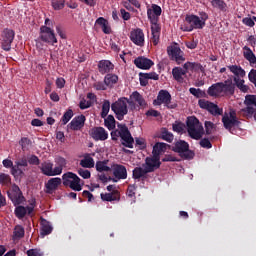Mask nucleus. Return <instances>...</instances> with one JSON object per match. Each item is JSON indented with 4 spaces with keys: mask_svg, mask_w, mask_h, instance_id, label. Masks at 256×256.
Segmentation results:
<instances>
[{
    "mask_svg": "<svg viewBox=\"0 0 256 256\" xmlns=\"http://www.w3.org/2000/svg\"><path fill=\"white\" fill-rule=\"evenodd\" d=\"M207 93L209 97H233L235 95V84H233V77H229L224 82H218L212 84Z\"/></svg>",
    "mask_w": 256,
    "mask_h": 256,
    "instance_id": "obj_1",
    "label": "nucleus"
},
{
    "mask_svg": "<svg viewBox=\"0 0 256 256\" xmlns=\"http://www.w3.org/2000/svg\"><path fill=\"white\" fill-rule=\"evenodd\" d=\"M129 106L132 111L137 109L133 100H129L127 97H120L111 104V111H113L118 121H123V119H125V115L129 114Z\"/></svg>",
    "mask_w": 256,
    "mask_h": 256,
    "instance_id": "obj_2",
    "label": "nucleus"
},
{
    "mask_svg": "<svg viewBox=\"0 0 256 256\" xmlns=\"http://www.w3.org/2000/svg\"><path fill=\"white\" fill-rule=\"evenodd\" d=\"M187 125V131L191 139H195L196 141H199L201 137H203L204 129L201 122H199V119L195 116H191L187 118L186 121Z\"/></svg>",
    "mask_w": 256,
    "mask_h": 256,
    "instance_id": "obj_3",
    "label": "nucleus"
},
{
    "mask_svg": "<svg viewBox=\"0 0 256 256\" xmlns=\"http://www.w3.org/2000/svg\"><path fill=\"white\" fill-rule=\"evenodd\" d=\"M205 27L203 22H201V18L195 14L186 15L184 24L181 25V31L186 33H191L194 29H203Z\"/></svg>",
    "mask_w": 256,
    "mask_h": 256,
    "instance_id": "obj_4",
    "label": "nucleus"
},
{
    "mask_svg": "<svg viewBox=\"0 0 256 256\" xmlns=\"http://www.w3.org/2000/svg\"><path fill=\"white\" fill-rule=\"evenodd\" d=\"M64 187H69L72 191H82L81 178L73 172H66L62 175Z\"/></svg>",
    "mask_w": 256,
    "mask_h": 256,
    "instance_id": "obj_5",
    "label": "nucleus"
},
{
    "mask_svg": "<svg viewBox=\"0 0 256 256\" xmlns=\"http://www.w3.org/2000/svg\"><path fill=\"white\" fill-rule=\"evenodd\" d=\"M222 123L224 125V129L229 131V133H233V129H235V127L238 128L241 126V121L237 118L235 110H230L229 113L225 112L222 117Z\"/></svg>",
    "mask_w": 256,
    "mask_h": 256,
    "instance_id": "obj_6",
    "label": "nucleus"
},
{
    "mask_svg": "<svg viewBox=\"0 0 256 256\" xmlns=\"http://www.w3.org/2000/svg\"><path fill=\"white\" fill-rule=\"evenodd\" d=\"M174 153H178L182 159H193L195 157V152L189 150V143L184 140H178L174 143L172 147Z\"/></svg>",
    "mask_w": 256,
    "mask_h": 256,
    "instance_id": "obj_7",
    "label": "nucleus"
},
{
    "mask_svg": "<svg viewBox=\"0 0 256 256\" xmlns=\"http://www.w3.org/2000/svg\"><path fill=\"white\" fill-rule=\"evenodd\" d=\"M171 93L167 90H160L157 98L153 101V105H164L168 109H177V103H172Z\"/></svg>",
    "mask_w": 256,
    "mask_h": 256,
    "instance_id": "obj_8",
    "label": "nucleus"
},
{
    "mask_svg": "<svg viewBox=\"0 0 256 256\" xmlns=\"http://www.w3.org/2000/svg\"><path fill=\"white\" fill-rule=\"evenodd\" d=\"M198 105L200 109H205L213 115V117H219V115H223V108H219V106L211 101L200 99L198 100Z\"/></svg>",
    "mask_w": 256,
    "mask_h": 256,
    "instance_id": "obj_9",
    "label": "nucleus"
},
{
    "mask_svg": "<svg viewBox=\"0 0 256 256\" xmlns=\"http://www.w3.org/2000/svg\"><path fill=\"white\" fill-rule=\"evenodd\" d=\"M118 129H121L120 138L123 141L122 145L124 147H128V149H133V143H135V139L131 135L127 125L118 123Z\"/></svg>",
    "mask_w": 256,
    "mask_h": 256,
    "instance_id": "obj_10",
    "label": "nucleus"
},
{
    "mask_svg": "<svg viewBox=\"0 0 256 256\" xmlns=\"http://www.w3.org/2000/svg\"><path fill=\"white\" fill-rule=\"evenodd\" d=\"M40 39L44 43H49L50 45H55L57 43V37H55V30L48 26L40 27Z\"/></svg>",
    "mask_w": 256,
    "mask_h": 256,
    "instance_id": "obj_11",
    "label": "nucleus"
},
{
    "mask_svg": "<svg viewBox=\"0 0 256 256\" xmlns=\"http://www.w3.org/2000/svg\"><path fill=\"white\" fill-rule=\"evenodd\" d=\"M15 39V31L11 29H4L2 32V43L1 47L3 51H11V45Z\"/></svg>",
    "mask_w": 256,
    "mask_h": 256,
    "instance_id": "obj_12",
    "label": "nucleus"
},
{
    "mask_svg": "<svg viewBox=\"0 0 256 256\" xmlns=\"http://www.w3.org/2000/svg\"><path fill=\"white\" fill-rule=\"evenodd\" d=\"M8 197L15 206L21 205V203L25 201V196H23V192H21V189L17 184H14L12 189L8 191Z\"/></svg>",
    "mask_w": 256,
    "mask_h": 256,
    "instance_id": "obj_13",
    "label": "nucleus"
},
{
    "mask_svg": "<svg viewBox=\"0 0 256 256\" xmlns=\"http://www.w3.org/2000/svg\"><path fill=\"white\" fill-rule=\"evenodd\" d=\"M89 135L94 141H107L109 139V132L101 126L91 128Z\"/></svg>",
    "mask_w": 256,
    "mask_h": 256,
    "instance_id": "obj_14",
    "label": "nucleus"
},
{
    "mask_svg": "<svg viewBox=\"0 0 256 256\" xmlns=\"http://www.w3.org/2000/svg\"><path fill=\"white\" fill-rule=\"evenodd\" d=\"M143 167H145L149 173H153L156 169L161 167V157L155 155L152 157H146Z\"/></svg>",
    "mask_w": 256,
    "mask_h": 256,
    "instance_id": "obj_15",
    "label": "nucleus"
},
{
    "mask_svg": "<svg viewBox=\"0 0 256 256\" xmlns=\"http://www.w3.org/2000/svg\"><path fill=\"white\" fill-rule=\"evenodd\" d=\"M130 40L134 45L138 47H143L145 45V34L141 28H137L131 31Z\"/></svg>",
    "mask_w": 256,
    "mask_h": 256,
    "instance_id": "obj_16",
    "label": "nucleus"
},
{
    "mask_svg": "<svg viewBox=\"0 0 256 256\" xmlns=\"http://www.w3.org/2000/svg\"><path fill=\"white\" fill-rule=\"evenodd\" d=\"M85 121H87V118L85 115L81 114L74 117L67 127L71 129V131H81V129L85 127Z\"/></svg>",
    "mask_w": 256,
    "mask_h": 256,
    "instance_id": "obj_17",
    "label": "nucleus"
},
{
    "mask_svg": "<svg viewBox=\"0 0 256 256\" xmlns=\"http://www.w3.org/2000/svg\"><path fill=\"white\" fill-rule=\"evenodd\" d=\"M167 53L171 61H176V63H181L185 61V57H183V52L181 51V48L177 46H169L167 48Z\"/></svg>",
    "mask_w": 256,
    "mask_h": 256,
    "instance_id": "obj_18",
    "label": "nucleus"
},
{
    "mask_svg": "<svg viewBox=\"0 0 256 256\" xmlns=\"http://www.w3.org/2000/svg\"><path fill=\"white\" fill-rule=\"evenodd\" d=\"M134 65L138 69H143L145 71L149 70L152 66L155 65V62L153 60L145 57V56H139L134 59Z\"/></svg>",
    "mask_w": 256,
    "mask_h": 256,
    "instance_id": "obj_19",
    "label": "nucleus"
},
{
    "mask_svg": "<svg viewBox=\"0 0 256 256\" xmlns=\"http://www.w3.org/2000/svg\"><path fill=\"white\" fill-rule=\"evenodd\" d=\"M112 171L114 179L121 181V179H127V168L121 164H113Z\"/></svg>",
    "mask_w": 256,
    "mask_h": 256,
    "instance_id": "obj_20",
    "label": "nucleus"
},
{
    "mask_svg": "<svg viewBox=\"0 0 256 256\" xmlns=\"http://www.w3.org/2000/svg\"><path fill=\"white\" fill-rule=\"evenodd\" d=\"M161 13H163V10L161 9V6L157 4H152L151 8L147 9V17L149 21H159V17H161Z\"/></svg>",
    "mask_w": 256,
    "mask_h": 256,
    "instance_id": "obj_21",
    "label": "nucleus"
},
{
    "mask_svg": "<svg viewBox=\"0 0 256 256\" xmlns=\"http://www.w3.org/2000/svg\"><path fill=\"white\" fill-rule=\"evenodd\" d=\"M115 69V65L109 60H100L98 62V71L101 75H109Z\"/></svg>",
    "mask_w": 256,
    "mask_h": 256,
    "instance_id": "obj_22",
    "label": "nucleus"
},
{
    "mask_svg": "<svg viewBox=\"0 0 256 256\" xmlns=\"http://www.w3.org/2000/svg\"><path fill=\"white\" fill-rule=\"evenodd\" d=\"M40 171L43 175H46V177H55L58 173L57 169H53V163L52 162H43L40 166Z\"/></svg>",
    "mask_w": 256,
    "mask_h": 256,
    "instance_id": "obj_23",
    "label": "nucleus"
},
{
    "mask_svg": "<svg viewBox=\"0 0 256 256\" xmlns=\"http://www.w3.org/2000/svg\"><path fill=\"white\" fill-rule=\"evenodd\" d=\"M59 185H61V178H50L45 184L46 193L52 195L54 191H57L59 189Z\"/></svg>",
    "mask_w": 256,
    "mask_h": 256,
    "instance_id": "obj_24",
    "label": "nucleus"
},
{
    "mask_svg": "<svg viewBox=\"0 0 256 256\" xmlns=\"http://www.w3.org/2000/svg\"><path fill=\"white\" fill-rule=\"evenodd\" d=\"M40 236L47 237V235H51L53 233V226L51 222L47 221L45 218H40Z\"/></svg>",
    "mask_w": 256,
    "mask_h": 256,
    "instance_id": "obj_25",
    "label": "nucleus"
},
{
    "mask_svg": "<svg viewBox=\"0 0 256 256\" xmlns=\"http://www.w3.org/2000/svg\"><path fill=\"white\" fill-rule=\"evenodd\" d=\"M100 197L102 201H121V193H119V190H114L110 193H101Z\"/></svg>",
    "mask_w": 256,
    "mask_h": 256,
    "instance_id": "obj_26",
    "label": "nucleus"
},
{
    "mask_svg": "<svg viewBox=\"0 0 256 256\" xmlns=\"http://www.w3.org/2000/svg\"><path fill=\"white\" fill-rule=\"evenodd\" d=\"M147 173H150L148 169L145 168H141V167H136L133 169L132 171V177L133 179H136V180H141L142 181H145V179H147Z\"/></svg>",
    "mask_w": 256,
    "mask_h": 256,
    "instance_id": "obj_27",
    "label": "nucleus"
},
{
    "mask_svg": "<svg viewBox=\"0 0 256 256\" xmlns=\"http://www.w3.org/2000/svg\"><path fill=\"white\" fill-rule=\"evenodd\" d=\"M232 83L234 85V93H235V87H237V89H239V91H241V93H249V86L245 85L244 79L238 78V77H233Z\"/></svg>",
    "mask_w": 256,
    "mask_h": 256,
    "instance_id": "obj_28",
    "label": "nucleus"
},
{
    "mask_svg": "<svg viewBox=\"0 0 256 256\" xmlns=\"http://www.w3.org/2000/svg\"><path fill=\"white\" fill-rule=\"evenodd\" d=\"M33 207L32 206H18L15 209V215L18 217V219H23L25 215H31L33 213Z\"/></svg>",
    "mask_w": 256,
    "mask_h": 256,
    "instance_id": "obj_29",
    "label": "nucleus"
},
{
    "mask_svg": "<svg viewBox=\"0 0 256 256\" xmlns=\"http://www.w3.org/2000/svg\"><path fill=\"white\" fill-rule=\"evenodd\" d=\"M130 101H133V103H137L141 109H145L147 107V102L145 101V98H143V95H141L138 91H134L130 95Z\"/></svg>",
    "mask_w": 256,
    "mask_h": 256,
    "instance_id": "obj_30",
    "label": "nucleus"
},
{
    "mask_svg": "<svg viewBox=\"0 0 256 256\" xmlns=\"http://www.w3.org/2000/svg\"><path fill=\"white\" fill-rule=\"evenodd\" d=\"M172 75L175 81H177L178 83H183V76L187 75V70H183V68L181 67H174L172 69Z\"/></svg>",
    "mask_w": 256,
    "mask_h": 256,
    "instance_id": "obj_31",
    "label": "nucleus"
},
{
    "mask_svg": "<svg viewBox=\"0 0 256 256\" xmlns=\"http://www.w3.org/2000/svg\"><path fill=\"white\" fill-rule=\"evenodd\" d=\"M228 69L231 73H233V77H237L238 79H243V77H245L246 72L244 69H242L241 66H237V65H230L228 66Z\"/></svg>",
    "mask_w": 256,
    "mask_h": 256,
    "instance_id": "obj_32",
    "label": "nucleus"
},
{
    "mask_svg": "<svg viewBox=\"0 0 256 256\" xmlns=\"http://www.w3.org/2000/svg\"><path fill=\"white\" fill-rule=\"evenodd\" d=\"M95 23L101 27L105 35H109L111 33V27H109V21H107V19L99 17Z\"/></svg>",
    "mask_w": 256,
    "mask_h": 256,
    "instance_id": "obj_33",
    "label": "nucleus"
},
{
    "mask_svg": "<svg viewBox=\"0 0 256 256\" xmlns=\"http://www.w3.org/2000/svg\"><path fill=\"white\" fill-rule=\"evenodd\" d=\"M165 151H167V144L158 142L153 146L152 155L161 157V154L165 153Z\"/></svg>",
    "mask_w": 256,
    "mask_h": 256,
    "instance_id": "obj_34",
    "label": "nucleus"
},
{
    "mask_svg": "<svg viewBox=\"0 0 256 256\" xmlns=\"http://www.w3.org/2000/svg\"><path fill=\"white\" fill-rule=\"evenodd\" d=\"M243 55H244V59H246L247 61H249V63H251L252 65H255L256 63V56L253 53V50H251V48H249L248 46H244L243 47Z\"/></svg>",
    "mask_w": 256,
    "mask_h": 256,
    "instance_id": "obj_35",
    "label": "nucleus"
},
{
    "mask_svg": "<svg viewBox=\"0 0 256 256\" xmlns=\"http://www.w3.org/2000/svg\"><path fill=\"white\" fill-rule=\"evenodd\" d=\"M119 81V76H117V74H106V76L104 77V82L106 83L107 87H109L110 89H112V87H114V85H116V83Z\"/></svg>",
    "mask_w": 256,
    "mask_h": 256,
    "instance_id": "obj_36",
    "label": "nucleus"
},
{
    "mask_svg": "<svg viewBox=\"0 0 256 256\" xmlns=\"http://www.w3.org/2000/svg\"><path fill=\"white\" fill-rule=\"evenodd\" d=\"M109 163V160H104V161H97L96 162V171H98V173H109V171H111V167L107 166Z\"/></svg>",
    "mask_w": 256,
    "mask_h": 256,
    "instance_id": "obj_37",
    "label": "nucleus"
},
{
    "mask_svg": "<svg viewBox=\"0 0 256 256\" xmlns=\"http://www.w3.org/2000/svg\"><path fill=\"white\" fill-rule=\"evenodd\" d=\"M183 69L186 71H203V65L197 62H186L183 65Z\"/></svg>",
    "mask_w": 256,
    "mask_h": 256,
    "instance_id": "obj_38",
    "label": "nucleus"
},
{
    "mask_svg": "<svg viewBox=\"0 0 256 256\" xmlns=\"http://www.w3.org/2000/svg\"><path fill=\"white\" fill-rule=\"evenodd\" d=\"M240 113H242L243 117H246V119H252L255 117L256 107L246 106L240 110Z\"/></svg>",
    "mask_w": 256,
    "mask_h": 256,
    "instance_id": "obj_39",
    "label": "nucleus"
},
{
    "mask_svg": "<svg viewBox=\"0 0 256 256\" xmlns=\"http://www.w3.org/2000/svg\"><path fill=\"white\" fill-rule=\"evenodd\" d=\"M210 3L213 9H218V11L222 12L227 11V3L224 0H211Z\"/></svg>",
    "mask_w": 256,
    "mask_h": 256,
    "instance_id": "obj_40",
    "label": "nucleus"
},
{
    "mask_svg": "<svg viewBox=\"0 0 256 256\" xmlns=\"http://www.w3.org/2000/svg\"><path fill=\"white\" fill-rule=\"evenodd\" d=\"M160 137L163 139V141H167V143H173V139H175V136L173 133L169 132L167 128H162L160 131Z\"/></svg>",
    "mask_w": 256,
    "mask_h": 256,
    "instance_id": "obj_41",
    "label": "nucleus"
},
{
    "mask_svg": "<svg viewBox=\"0 0 256 256\" xmlns=\"http://www.w3.org/2000/svg\"><path fill=\"white\" fill-rule=\"evenodd\" d=\"M55 163L57 166L54 168L58 170L57 174L61 175V173H63V168L67 167V160L63 157H57L55 158Z\"/></svg>",
    "mask_w": 256,
    "mask_h": 256,
    "instance_id": "obj_42",
    "label": "nucleus"
},
{
    "mask_svg": "<svg viewBox=\"0 0 256 256\" xmlns=\"http://www.w3.org/2000/svg\"><path fill=\"white\" fill-rule=\"evenodd\" d=\"M115 123V117L111 114L104 119V125L109 131H113V129H115Z\"/></svg>",
    "mask_w": 256,
    "mask_h": 256,
    "instance_id": "obj_43",
    "label": "nucleus"
},
{
    "mask_svg": "<svg viewBox=\"0 0 256 256\" xmlns=\"http://www.w3.org/2000/svg\"><path fill=\"white\" fill-rule=\"evenodd\" d=\"M109 111H111V102L109 100H104L101 111L102 119H105L107 115H109Z\"/></svg>",
    "mask_w": 256,
    "mask_h": 256,
    "instance_id": "obj_44",
    "label": "nucleus"
},
{
    "mask_svg": "<svg viewBox=\"0 0 256 256\" xmlns=\"http://www.w3.org/2000/svg\"><path fill=\"white\" fill-rule=\"evenodd\" d=\"M189 93H191V95L196 97V99H201L203 97H207V93H205V91H203L199 88L197 89V88L192 87L189 89Z\"/></svg>",
    "mask_w": 256,
    "mask_h": 256,
    "instance_id": "obj_45",
    "label": "nucleus"
},
{
    "mask_svg": "<svg viewBox=\"0 0 256 256\" xmlns=\"http://www.w3.org/2000/svg\"><path fill=\"white\" fill-rule=\"evenodd\" d=\"M80 165H81V167H84L85 169H92V167H95V160H93V158L89 157V158L81 160Z\"/></svg>",
    "mask_w": 256,
    "mask_h": 256,
    "instance_id": "obj_46",
    "label": "nucleus"
},
{
    "mask_svg": "<svg viewBox=\"0 0 256 256\" xmlns=\"http://www.w3.org/2000/svg\"><path fill=\"white\" fill-rule=\"evenodd\" d=\"M14 239H23L25 237V229L22 226H16L13 232Z\"/></svg>",
    "mask_w": 256,
    "mask_h": 256,
    "instance_id": "obj_47",
    "label": "nucleus"
},
{
    "mask_svg": "<svg viewBox=\"0 0 256 256\" xmlns=\"http://www.w3.org/2000/svg\"><path fill=\"white\" fill-rule=\"evenodd\" d=\"M51 6L54 11H61L65 7V0H51Z\"/></svg>",
    "mask_w": 256,
    "mask_h": 256,
    "instance_id": "obj_48",
    "label": "nucleus"
},
{
    "mask_svg": "<svg viewBox=\"0 0 256 256\" xmlns=\"http://www.w3.org/2000/svg\"><path fill=\"white\" fill-rule=\"evenodd\" d=\"M244 104L246 107H256V96L255 95H247L244 100Z\"/></svg>",
    "mask_w": 256,
    "mask_h": 256,
    "instance_id": "obj_49",
    "label": "nucleus"
},
{
    "mask_svg": "<svg viewBox=\"0 0 256 256\" xmlns=\"http://www.w3.org/2000/svg\"><path fill=\"white\" fill-rule=\"evenodd\" d=\"M71 119H73V110L68 109L61 118L62 125H67L68 121H71Z\"/></svg>",
    "mask_w": 256,
    "mask_h": 256,
    "instance_id": "obj_50",
    "label": "nucleus"
},
{
    "mask_svg": "<svg viewBox=\"0 0 256 256\" xmlns=\"http://www.w3.org/2000/svg\"><path fill=\"white\" fill-rule=\"evenodd\" d=\"M0 185H5L6 187H9V185H11V176L5 173L0 174Z\"/></svg>",
    "mask_w": 256,
    "mask_h": 256,
    "instance_id": "obj_51",
    "label": "nucleus"
},
{
    "mask_svg": "<svg viewBox=\"0 0 256 256\" xmlns=\"http://www.w3.org/2000/svg\"><path fill=\"white\" fill-rule=\"evenodd\" d=\"M151 23V33L161 34V26L159 25V20L155 22L150 21Z\"/></svg>",
    "mask_w": 256,
    "mask_h": 256,
    "instance_id": "obj_52",
    "label": "nucleus"
},
{
    "mask_svg": "<svg viewBox=\"0 0 256 256\" xmlns=\"http://www.w3.org/2000/svg\"><path fill=\"white\" fill-rule=\"evenodd\" d=\"M205 131L206 135H211L215 131V124L211 121L205 122Z\"/></svg>",
    "mask_w": 256,
    "mask_h": 256,
    "instance_id": "obj_53",
    "label": "nucleus"
},
{
    "mask_svg": "<svg viewBox=\"0 0 256 256\" xmlns=\"http://www.w3.org/2000/svg\"><path fill=\"white\" fill-rule=\"evenodd\" d=\"M107 83L102 82V81H98L96 83H94V89H96V91H107Z\"/></svg>",
    "mask_w": 256,
    "mask_h": 256,
    "instance_id": "obj_54",
    "label": "nucleus"
},
{
    "mask_svg": "<svg viewBox=\"0 0 256 256\" xmlns=\"http://www.w3.org/2000/svg\"><path fill=\"white\" fill-rule=\"evenodd\" d=\"M98 179L102 182V183H109V181H113V183H117V179L109 176L107 177V175L105 174H100L98 175Z\"/></svg>",
    "mask_w": 256,
    "mask_h": 256,
    "instance_id": "obj_55",
    "label": "nucleus"
},
{
    "mask_svg": "<svg viewBox=\"0 0 256 256\" xmlns=\"http://www.w3.org/2000/svg\"><path fill=\"white\" fill-rule=\"evenodd\" d=\"M243 25H246V27H255V19L252 17H245L242 19Z\"/></svg>",
    "mask_w": 256,
    "mask_h": 256,
    "instance_id": "obj_56",
    "label": "nucleus"
},
{
    "mask_svg": "<svg viewBox=\"0 0 256 256\" xmlns=\"http://www.w3.org/2000/svg\"><path fill=\"white\" fill-rule=\"evenodd\" d=\"M20 145L22 146L23 151H27L29 149V145H31V140L27 137H23L20 140Z\"/></svg>",
    "mask_w": 256,
    "mask_h": 256,
    "instance_id": "obj_57",
    "label": "nucleus"
},
{
    "mask_svg": "<svg viewBox=\"0 0 256 256\" xmlns=\"http://www.w3.org/2000/svg\"><path fill=\"white\" fill-rule=\"evenodd\" d=\"M78 175H80V177H82L83 179H91V171L87 169H78Z\"/></svg>",
    "mask_w": 256,
    "mask_h": 256,
    "instance_id": "obj_58",
    "label": "nucleus"
},
{
    "mask_svg": "<svg viewBox=\"0 0 256 256\" xmlns=\"http://www.w3.org/2000/svg\"><path fill=\"white\" fill-rule=\"evenodd\" d=\"M184 129H185V125H183V123H181V122L174 123L172 125V130L175 133H183Z\"/></svg>",
    "mask_w": 256,
    "mask_h": 256,
    "instance_id": "obj_59",
    "label": "nucleus"
},
{
    "mask_svg": "<svg viewBox=\"0 0 256 256\" xmlns=\"http://www.w3.org/2000/svg\"><path fill=\"white\" fill-rule=\"evenodd\" d=\"M144 79H152L153 81H159V74L157 72L143 73Z\"/></svg>",
    "mask_w": 256,
    "mask_h": 256,
    "instance_id": "obj_60",
    "label": "nucleus"
},
{
    "mask_svg": "<svg viewBox=\"0 0 256 256\" xmlns=\"http://www.w3.org/2000/svg\"><path fill=\"white\" fill-rule=\"evenodd\" d=\"M136 145L139 146V149L143 151V149H147V143L143 138H135Z\"/></svg>",
    "mask_w": 256,
    "mask_h": 256,
    "instance_id": "obj_61",
    "label": "nucleus"
},
{
    "mask_svg": "<svg viewBox=\"0 0 256 256\" xmlns=\"http://www.w3.org/2000/svg\"><path fill=\"white\" fill-rule=\"evenodd\" d=\"M200 147H203V149H211L213 144H211V141H209L208 138H204L200 141Z\"/></svg>",
    "mask_w": 256,
    "mask_h": 256,
    "instance_id": "obj_62",
    "label": "nucleus"
},
{
    "mask_svg": "<svg viewBox=\"0 0 256 256\" xmlns=\"http://www.w3.org/2000/svg\"><path fill=\"white\" fill-rule=\"evenodd\" d=\"M135 191H137V185L135 184L128 185V189H127L128 197H135Z\"/></svg>",
    "mask_w": 256,
    "mask_h": 256,
    "instance_id": "obj_63",
    "label": "nucleus"
},
{
    "mask_svg": "<svg viewBox=\"0 0 256 256\" xmlns=\"http://www.w3.org/2000/svg\"><path fill=\"white\" fill-rule=\"evenodd\" d=\"M28 163L30 165H39L41 163V160H39V157H37L36 155H31L28 158Z\"/></svg>",
    "mask_w": 256,
    "mask_h": 256,
    "instance_id": "obj_64",
    "label": "nucleus"
}]
</instances>
